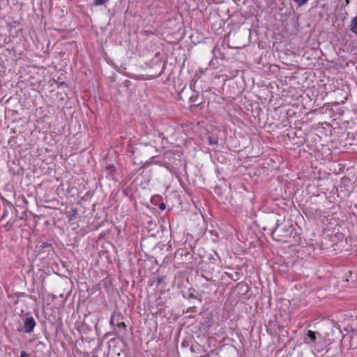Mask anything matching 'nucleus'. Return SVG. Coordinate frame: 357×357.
<instances>
[{
  "label": "nucleus",
  "instance_id": "obj_6",
  "mask_svg": "<svg viewBox=\"0 0 357 357\" xmlns=\"http://www.w3.org/2000/svg\"><path fill=\"white\" fill-rule=\"evenodd\" d=\"M208 141H209L210 144H218V139L213 136H210L208 137Z\"/></svg>",
  "mask_w": 357,
  "mask_h": 357
},
{
  "label": "nucleus",
  "instance_id": "obj_4",
  "mask_svg": "<svg viewBox=\"0 0 357 357\" xmlns=\"http://www.w3.org/2000/svg\"><path fill=\"white\" fill-rule=\"evenodd\" d=\"M77 215V209H73L70 212V214L68 216V221L70 222L76 218Z\"/></svg>",
  "mask_w": 357,
  "mask_h": 357
},
{
  "label": "nucleus",
  "instance_id": "obj_2",
  "mask_svg": "<svg viewBox=\"0 0 357 357\" xmlns=\"http://www.w3.org/2000/svg\"><path fill=\"white\" fill-rule=\"evenodd\" d=\"M36 321L33 317L27 315L24 319V324L22 326V330L25 333H31L35 326H36Z\"/></svg>",
  "mask_w": 357,
  "mask_h": 357
},
{
  "label": "nucleus",
  "instance_id": "obj_5",
  "mask_svg": "<svg viewBox=\"0 0 357 357\" xmlns=\"http://www.w3.org/2000/svg\"><path fill=\"white\" fill-rule=\"evenodd\" d=\"M307 335L310 339L311 342H314L316 341L317 337H316L315 332L312 331H308Z\"/></svg>",
  "mask_w": 357,
  "mask_h": 357
},
{
  "label": "nucleus",
  "instance_id": "obj_11",
  "mask_svg": "<svg viewBox=\"0 0 357 357\" xmlns=\"http://www.w3.org/2000/svg\"><path fill=\"white\" fill-rule=\"evenodd\" d=\"M107 169L109 170L110 172H112L115 170V167L113 165H109L107 167Z\"/></svg>",
  "mask_w": 357,
  "mask_h": 357
},
{
  "label": "nucleus",
  "instance_id": "obj_13",
  "mask_svg": "<svg viewBox=\"0 0 357 357\" xmlns=\"http://www.w3.org/2000/svg\"><path fill=\"white\" fill-rule=\"evenodd\" d=\"M190 86L191 89L194 90L195 89V82L190 83Z\"/></svg>",
  "mask_w": 357,
  "mask_h": 357
},
{
  "label": "nucleus",
  "instance_id": "obj_10",
  "mask_svg": "<svg viewBox=\"0 0 357 357\" xmlns=\"http://www.w3.org/2000/svg\"><path fill=\"white\" fill-rule=\"evenodd\" d=\"M116 326L119 328V329H121V328H123L125 329L126 326V324L123 321L120 322V323H118Z\"/></svg>",
  "mask_w": 357,
  "mask_h": 357
},
{
  "label": "nucleus",
  "instance_id": "obj_17",
  "mask_svg": "<svg viewBox=\"0 0 357 357\" xmlns=\"http://www.w3.org/2000/svg\"><path fill=\"white\" fill-rule=\"evenodd\" d=\"M349 0H347V1H346L347 4H348V3H349Z\"/></svg>",
  "mask_w": 357,
  "mask_h": 357
},
{
  "label": "nucleus",
  "instance_id": "obj_1",
  "mask_svg": "<svg viewBox=\"0 0 357 357\" xmlns=\"http://www.w3.org/2000/svg\"><path fill=\"white\" fill-rule=\"evenodd\" d=\"M266 227L271 231L273 238L278 241H282V238L291 236L293 232V227L285 222L284 220L280 221L278 215H271L266 219Z\"/></svg>",
  "mask_w": 357,
  "mask_h": 357
},
{
  "label": "nucleus",
  "instance_id": "obj_12",
  "mask_svg": "<svg viewBox=\"0 0 357 357\" xmlns=\"http://www.w3.org/2000/svg\"><path fill=\"white\" fill-rule=\"evenodd\" d=\"M20 357H29V354L23 351L21 352Z\"/></svg>",
  "mask_w": 357,
  "mask_h": 357
},
{
  "label": "nucleus",
  "instance_id": "obj_9",
  "mask_svg": "<svg viewBox=\"0 0 357 357\" xmlns=\"http://www.w3.org/2000/svg\"><path fill=\"white\" fill-rule=\"evenodd\" d=\"M197 98H198V95L196 94V95H192L191 96V97L190 98V101L191 102H196L197 101Z\"/></svg>",
  "mask_w": 357,
  "mask_h": 357
},
{
  "label": "nucleus",
  "instance_id": "obj_8",
  "mask_svg": "<svg viewBox=\"0 0 357 357\" xmlns=\"http://www.w3.org/2000/svg\"><path fill=\"white\" fill-rule=\"evenodd\" d=\"M108 1V0H95L94 4L96 6H100Z\"/></svg>",
  "mask_w": 357,
  "mask_h": 357
},
{
  "label": "nucleus",
  "instance_id": "obj_16",
  "mask_svg": "<svg viewBox=\"0 0 357 357\" xmlns=\"http://www.w3.org/2000/svg\"><path fill=\"white\" fill-rule=\"evenodd\" d=\"M110 324H111L112 325H113V324H114V320H113V318H112V319H111V320H110Z\"/></svg>",
  "mask_w": 357,
  "mask_h": 357
},
{
  "label": "nucleus",
  "instance_id": "obj_7",
  "mask_svg": "<svg viewBox=\"0 0 357 357\" xmlns=\"http://www.w3.org/2000/svg\"><path fill=\"white\" fill-rule=\"evenodd\" d=\"M295 3H297L298 6H302L304 5L308 0H293Z\"/></svg>",
  "mask_w": 357,
  "mask_h": 357
},
{
  "label": "nucleus",
  "instance_id": "obj_14",
  "mask_svg": "<svg viewBox=\"0 0 357 357\" xmlns=\"http://www.w3.org/2000/svg\"><path fill=\"white\" fill-rule=\"evenodd\" d=\"M6 215H7V210H5L3 214L1 217V219H4Z\"/></svg>",
  "mask_w": 357,
  "mask_h": 357
},
{
  "label": "nucleus",
  "instance_id": "obj_15",
  "mask_svg": "<svg viewBox=\"0 0 357 357\" xmlns=\"http://www.w3.org/2000/svg\"><path fill=\"white\" fill-rule=\"evenodd\" d=\"M160 208L162 209H164L165 208V204H162L160 206Z\"/></svg>",
  "mask_w": 357,
  "mask_h": 357
},
{
  "label": "nucleus",
  "instance_id": "obj_3",
  "mask_svg": "<svg viewBox=\"0 0 357 357\" xmlns=\"http://www.w3.org/2000/svg\"><path fill=\"white\" fill-rule=\"evenodd\" d=\"M349 26L351 31L357 36V15L351 20Z\"/></svg>",
  "mask_w": 357,
  "mask_h": 357
}]
</instances>
